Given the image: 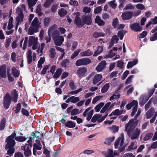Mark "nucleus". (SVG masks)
Masks as SVG:
<instances>
[{"mask_svg": "<svg viewBox=\"0 0 157 157\" xmlns=\"http://www.w3.org/2000/svg\"><path fill=\"white\" fill-rule=\"evenodd\" d=\"M33 137H31L29 140H28V144H26L24 146L21 147V149L24 151V154L26 157H28L31 154V148L32 146V140L34 138L36 137L39 138L41 136V134L39 132H36L35 133L33 132L32 133Z\"/></svg>", "mask_w": 157, "mask_h": 157, "instance_id": "nucleus-1", "label": "nucleus"}, {"mask_svg": "<svg viewBox=\"0 0 157 157\" xmlns=\"http://www.w3.org/2000/svg\"><path fill=\"white\" fill-rule=\"evenodd\" d=\"M11 94V97L9 93H6L4 98V106L6 109L9 108L11 99L15 103L17 101L18 94L16 90L15 89L13 90Z\"/></svg>", "mask_w": 157, "mask_h": 157, "instance_id": "nucleus-2", "label": "nucleus"}, {"mask_svg": "<svg viewBox=\"0 0 157 157\" xmlns=\"http://www.w3.org/2000/svg\"><path fill=\"white\" fill-rule=\"evenodd\" d=\"M40 24L41 23L39 22L38 18L35 17L31 23V26L28 31V34L32 35L34 33L37 32Z\"/></svg>", "mask_w": 157, "mask_h": 157, "instance_id": "nucleus-3", "label": "nucleus"}, {"mask_svg": "<svg viewBox=\"0 0 157 157\" xmlns=\"http://www.w3.org/2000/svg\"><path fill=\"white\" fill-rule=\"evenodd\" d=\"M124 134L121 133V136L116 140L114 144L115 148H118L121 152L123 151L125 148V146L123 144L124 142Z\"/></svg>", "mask_w": 157, "mask_h": 157, "instance_id": "nucleus-4", "label": "nucleus"}, {"mask_svg": "<svg viewBox=\"0 0 157 157\" xmlns=\"http://www.w3.org/2000/svg\"><path fill=\"white\" fill-rule=\"evenodd\" d=\"M137 122L134 120H131L126 124L125 126V131L126 132L128 135H130L134 131L136 126Z\"/></svg>", "mask_w": 157, "mask_h": 157, "instance_id": "nucleus-5", "label": "nucleus"}, {"mask_svg": "<svg viewBox=\"0 0 157 157\" xmlns=\"http://www.w3.org/2000/svg\"><path fill=\"white\" fill-rule=\"evenodd\" d=\"M52 36L56 45L60 46L62 44L64 40V38L63 36H59L58 31L55 32Z\"/></svg>", "mask_w": 157, "mask_h": 157, "instance_id": "nucleus-6", "label": "nucleus"}, {"mask_svg": "<svg viewBox=\"0 0 157 157\" xmlns=\"http://www.w3.org/2000/svg\"><path fill=\"white\" fill-rule=\"evenodd\" d=\"M16 136V133L14 132L7 138L6 141L7 143L5 146L6 149H8L14 146L15 144V142L13 139Z\"/></svg>", "mask_w": 157, "mask_h": 157, "instance_id": "nucleus-7", "label": "nucleus"}, {"mask_svg": "<svg viewBox=\"0 0 157 157\" xmlns=\"http://www.w3.org/2000/svg\"><path fill=\"white\" fill-rule=\"evenodd\" d=\"M38 38L33 36L29 37V45L32 46V49L33 50L36 49L38 47Z\"/></svg>", "mask_w": 157, "mask_h": 157, "instance_id": "nucleus-8", "label": "nucleus"}, {"mask_svg": "<svg viewBox=\"0 0 157 157\" xmlns=\"http://www.w3.org/2000/svg\"><path fill=\"white\" fill-rule=\"evenodd\" d=\"M94 113V110L91 109L90 107L86 109L83 113L84 117H87L86 119L89 121L92 117Z\"/></svg>", "mask_w": 157, "mask_h": 157, "instance_id": "nucleus-9", "label": "nucleus"}, {"mask_svg": "<svg viewBox=\"0 0 157 157\" xmlns=\"http://www.w3.org/2000/svg\"><path fill=\"white\" fill-rule=\"evenodd\" d=\"M91 60L88 59H81L77 60L75 63L77 66L86 65L90 63Z\"/></svg>", "mask_w": 157, "mask_h": 157, "instance_id": "nucleus-10", "label": "nucleus"}, {"mask_svg": "<svg viewBox=\"0 0 157 157\" xmlns=\"http://www.w3.org/2000/svg\"><path fill=\"white\" fill-rule=\"evenodd\" d=\"M75 15H76L75 20V22L76 25L79 27H82L84 24L83 22H82L81 20L79 17L80 15V13L79 12L76 13Z\"/></svg>", "mask_w": 157, "mask_h": 157, "instance_id": "nucleus-11", "label": "nucleus"}, {"mask_svg": "<svg viewBox=\"0 0 157 157\" xmlns=\"http://www.w3.org/2000/svg\"><path fill=\"white\" fill-rule=\"evenodd\" d=\"M141 131L140 129L136 128L135 130L132 132L130 135H128L132 140L137 138L140 135Z\"/></svg>", "mask_w": 157, "mask_h": 157, "instance_id": "nucleus-12", "label": "nucleus"}, {"mask_svg": "<svg viewBox=\"0 0 157 157\" xmlns=\"http://www.w3.org/2000/svg\"><path fill=\"white\" fill-rule=\"evenodd\" d=\"M141 131L140 129L136 128L135 130L132 132L130 135H128L132 140L137 138L140 135Z\"/></svg>", "mask_w": 157, "mask_h": 157, "instance_id": "nucleus-13", "label": "nucleus"}, {"mask_svg": "<svg viewBox=\"0 0 157 157\" xmlns=\"http://www.w3.org/2000/svg\"><path fill=\"white\" fill-rule=\"evenodd\" d=\"M131 29L135 32L140 31L142 30V27L137 23H135L130 25Z\"/></svg>", "mask_w": 157, "mask_h": 157, "instance_id": "nucleus-14", "label": "nucleus"}, {"mask_svg": "<svg viewBox=\"0 0 157 157\" xmlns=\"http://www.w3.org/2000/svg\"><path fill=\"white\" fill-rule=\"evenodd\" d=\"M6 76V67L4 65L0 67V79L1 78H5Z\"/></svg>", "mask_w": 157, "mask_h": 157, "instance_id": "nucleus-15", "label": "nucleus"}, {"mask_svg": "<svg viewBox=\"0 0 157 157\" xmlns=\"http://www.w3.org/2000/svg\"><path fill=\"white\" fill-rule=\"evenodd\" d=\"M17 16L16 18L17 22L16 28L17 29L18 25L20 24H21L23 21L24 18V15L23 14H17Z\"/></svg>", "mask_w": 157, "mask_h": 157, "instance_id": "nucleus-16", "label": "nucleus"}, {"mask_svg": "<svg viewBox=\"0 0 157 157\" xmlns=\"http://www.w3.org/2000/svg\"><path fill=\"white\" fill-rule=\"evenodd\" d=\"M133 16V12L131 11H126L122 14V17L123 20H129Z\"/></svg>", "mask_w": 157, "mask_h": 157, "instance_id": "nucleus-17", "label": "nucleus"}, {"mask_svg": "<svg viewBox=\"0 0 157 157\" xmlns=\"http://www.w3.org/2000/svg\"><path fill=\"white\" fill-rule=\"evenodd\" d=\"M118 40L119 39L117 36L115 35L113 36L110 42L108 48L110 49L113 45L114 44H117Z\"/></svg>", "mask_w": 157, "mask_h": 157, "instance_id": "nucleus-18", "label": "nucleus"}, {"mask_svg": "<svg viewBox=\"0 0 157 157\" xmlns=\"http://www.w3.org/2000/svg\"><path fill=\"white\" fill-rule=\"evenodd\" d=\"M106 65V62L105 61H102L97 66L96 70L98 72L101 71L105 67Z\"/></svg>", "mask_w": 157, "mask_h": 157, "instance_id": "nucleus-19", "label": "nucleus"}, {"mask_svg": "<svg viewBox=\"0 0 157 157\" xmlns=\"http://www.w3.org/2000/svg\"><path fill=\"white\" fill-rule=\"evenodd\" d=\"M87 71V69L86 67H82L77 70V74L79 76H83Z\"/></svg>", "mask_w": 157, "mask_h": 157, "instance_id": "nucleus-20", "label": "nucleus"}, {"mask_svg": "<svg viewBox=\"0 0 157 157\" xmlns=\"http://www.w3.org/2000/svg\"><path fill=\"white\" fill-rule=\"evenodd\" d=\"M80 100L79 98L78 97H75L74 96H71L68 98L66 101V102L69 103L71 102L73 103H75Z\"/></svg>", "mask_w": 157, "mask_h": 157, "instance_id": "nucleus-21", "label": "nucleus"}, {"mask_svg": "<svg viewBox=\"0 0 157 157\" xmlns=\"http://www.w3.org/2000/svg\"><path fill=\"white\" fill-rule=\"evenodd\" d=\"M25 10V6L23 4L17 7L16 9V13L17 14H23V12Z\"/></svg>", "mask_w": 157, "mask_h": 157, "instance_id": "nucleus-22", "label": "nucleus"}, {"mask_svg": "<svg viewBox=\"0 0 157 157\" xmlns=\"http://www.w3.org/2000/svg\"><path fill=\"white\" fill-rule=\"evenodd\" d=\"M95 22L100 26H103L105 24L104 21L98 15L96 16L95 20Z\"/></svg>", "mask_w": 157, "mask_h": 157, "instance_id": "nucleus-23", "label": "nucleus"}, {"mask_svg": "<svg viewBox=\"0 0 157 157\" xmlns=\"http://www.w3.org/2000/svg\"><path fill=\"white\" fill-rule=\"evenodd\" d=\"M102 76L101 75L97 74L93 78V82L94 84H96L99 82L102 79Z\"/></svg>", "mask_w": 157, "mask_h": 157, "instance_id": "nucleus-24", "label": "nucleus"}, {"mask_svg": "<svg viewBox=\"0 0 157 157\" xmlns=\"http://www.w3.org/2000/svg\"><path fill=\"white\" fill-rule=\"evenodd\" d=\"M108 114L107 113L104 116L101 117V115L95 114L94 115V116L95 117V118L96 119L97 121L98 122H102L105 119L106 117Z\"/></svg>", "mask_w": 157, "mask_h": 157, "instance_id": "nucleus-25", "label": "nucleus"}, {"mask_svg": "<svg viewBox=\"0 0 157 157\" xmlns=\"http://www.w3.org/2000/svg\"><path fill=\"white\" fill-rule=\"evenodd\" d=\"M29 7L31 9V11H33V9L32 7L36 4L37 0H27Z\"/></svg>", "mask_w": 157, "mask_h": 157, "instance_id": "nucleus-26", "label": "nucleus"}, {"mask_svg": "<svg viewBox=\"0 0 157 157\" xmlns=\"http://www.w3.org/2000/svg\"><path fill=\"white\" fill-rule=\"evenodd\" d=\"M155 112V109L153 108H151L146 113V116L147 119L150 118L153 115Z\"/></svg>", "mask_w": 157, "mask_h": 157, "instance_id": "nucleus-27", "label": "nucleus"}, {"mask_svg": "<svg viewBox=\"0 0 157 157\" xmlns=\"http://www.w3.org/2000/svg\"><path fill=\"white\" fill-rule=\"evenodd\" d=\"M138 62V60L137 59H136L132 61L129 62L127 64V67L128 68H132L136 65Z\"/></svg>", "mask_w": 157, "mask_h": 157, "instance_id": "nucleus-28", "label": "nucleus"}, {"mask_svg": "<svg viewBox=\"0 0 157 157\" xmlns=\"http://www.w3.org/2000/svg\"><path fill=\"white\" fill-rule=\"evenodd\" d=\"M56 28L57 26L56 25L51 26L48 29V35H51L52 34V35L55 32L58 31L57 30H56Z\"/></svg>", "mask_w": 157, "mask_h": 157, "instance_id": "nucleus-29", "label": "nucleus"}, {"mask_svg": "<svg viewBox=\"0 0 157 157\" xmlns=\"http://www.w3.org/2000/svg\"><path fill=\"white\" fill-rule=\"evenodd\" d=\"M157 24V17H155L151 19V21L147 24L146 26V28H148L151 24L155 25Z\"/></svg>", "mask_w": 157, "mask_h": 157, "instance_id": "nucleus-30", "label": "nucleus"}, {"mask_svg": "<svg viewBox=\"0 0 157 157\" xmlns=\"http://www.w3.org/2000/svg\"><path fill=\"white\" fill-rule=\"evenodd\" d=\"M137 147L136 143L135 142H132L130 145L128 147L127 150L128 151H130L132 150L136 149Z\"/></svg>", "mask_w": 157, "mask_h": 157, "instance_id": "nucleus-31", "label": "nucleus"}, {"mask_svg": "<svg viewBox=\"0 0 157 157\" xmlns=\"http://www.w3.org/2000/svg\"><path fill=\"white\" fill-rule=\"evenodd\" d=\"M83 22L88 25H90L92 23V18L90 16L86 17L83 19Z\"/></svg>", "mask_w": 157, "mask_h": 157, "instance_id": "nucleus-32", "label": "nucleus"}, {"mask_svg": "<svg viewBox=\"0 0 157 157\" xmlns=\"http://www.w3.org/2000/svg\"><path fill=\"white\" fill-rule=\"evenodd\" d=\"M81 54L82 56H89L93 54V52L90 49H88L85 51L82 52Z\"/></svg>", "mask_w": 157, "mask_h": 157, "instance_id": "nucleus-33", "label": "nucleus"}, {"mask_svg": "<svg viewBox=\"0 0 157 157\" xmlns=\"http://www.w3.org/2000/svg\"><path fill=\"white\" fill-rule=\"evenodd\" d=\"M32 52L30 50H29L28 51L27 55V61L28 63L29 64L31 63L32 61Z\"/></svg>", "mask_w": 157, "mask_h": 157, "instance_id": "nucleus-34", "label": "nucleus"}, {"mask_svg": "<svg viewBox=\"0 0 157 157\" xmlns=\"http://www.w3.org/2000/svg\"><path fill=\"white\" fill-rule=\"evenodd\" d=\"M103 50V47L102 46H98V49L96 50L94 54V56H96L100 54Z\"/></svg>", "mask_w": 157, "mask_h": 157, "instance_id": "nucleus-35", "label": "nucleus"}, {"mask_svg": "<svg viewBox=\"0 0 157 157\" xmlns=\"http://www.w3.org/2000/svg\"><path fill=\"white\" fill-rule=\"evenodd\" d=\"M137 104H134L133 103H132L131 105H132V107L133 106V110L132 111L131 114V115L132 116H133L135 114V113L136 112L137 110V105H138V102L136 101Z\"/></svg>", "mask_w": 157, "mask_h": 157, "instance_id": "nucleus-36", "label": "nucleus"}, {"mask_svg": "<svg viewBox=\"0 0 157 157\" xmlns=\"http://www.w3.org/2000/svg\"><path fill=\"white\" fill-rule=\"evenodd\" d=\"M45 43H41L40 46H39L37 50V53H39L40 52L41 53L40 55H41L42 54L43 51L45 47Z\"/></svg>", "mask_w": 157, "mask_h": 157, "instance_id": "nucleus-37", "label": "nucleus"}, {"mask_svg": "<svg viewBox=\"0 0 157 157\" xmlns=\"http://www.w3.org/2000/svg\"><path fill=\"white\" fill-rule=\"evenodd\" d=\"M13 18L12 17H10L7 27L8 29L9 30H10L13 27Z\"/></svg>", "mask_w": 157, "mask_h": 157, "instance_id": "nucleus-38", "label": "nucleus"}, {"mask_svg": "<svg viewBox=\"0 0 157 157\" xmlns=\"http://www.w3.org/2000/svg\"><path fill=\"white\" fill-rule=\"evenodd\" d=\"M104 103L101 102L97 105L94 108L95 111L96 112H99L101 109L104 105Z\"/></svg>", "mask_w": 157, "mask_h": 157, "instance_id": "nucleus-39", "label": "nucleus"}, {"mask_svg": "<svg viewBox=\"0 0 157 157\" xmlns=\"http://www.w3.org/2000/svg\"><path fill=\"white\" fill-rule=\"evenodd\" d=\"M45 59L44 57H41L38 62L37 67L39 68H41L42 65L45 62Z\"/></svg>", "mask_w": 157, "mask_h": 157, "instance_id": "nucleus-40", "label": "nucleus"}, {"mask_svg": "<svg viewBox=\"0 0 157 157\" xmlns=\"http://www.w3.org/2000/svg\"><path fill=\"white\" fill-rule=\"evenodd\" d=\"M111 104V103L110 102H109L107 103L105 106L102 108L100 112L101 113H104L109 107Z\"/></svg>", "mask_w": 157, "mask_h": 157, "instance_id": "nucleus-41", "label": "nucleus"}, {"mask_svg": "<svg viewBox=\"0 0 157 157\" xmlns=\"http://www.w3.org/2000/svg\"><path fill=\"white\" fill-rule=\"evenodd\" d=\"M67 11L61 8L59 10L58 12V14L60 17H62L64 16L67 14Z\"/></svg>", "mask_w": 157, "mask_h": 157, "instance_id": "nucleus-42", "label": "nucleus"}, {"mask_svg": "<svg viewBox=\"0 0 157 157\" xmlns=\"http://www.w3.org/2000/svg\"><path fill=\"white\" fill-rule=\"evenodd\" d=\"M51 21V19L49 17H46L44 18L43 24L45 27H48Z\"/></svg>", "mask_w": 157, "mask_h": 157, "instance_id": "nucleus-43", "label": "nucleus"}, {"mask_svg": "<svg viewBox=\"0 0 157 157\" xmlns=\"http://www.w3.org/2000/svg\"><path fill=\"white\" fill-rule=\"evenodd\" d=\"M65 125L67 127L73 128L75 127V124L74 122L71 121H70L66 123Z\"/></svg>", "mask_w": 157, "mask_h": 157, "instance_id": "nucleus-44", "label": "nucleus"}, {"mask_svg": "<svg viewBox=\"0 0 157 157\" xmlns=\"http://www.w3.org/2000/svg\"><path fill=\"white\" fill-rule=\"evenodd\" d=\"M120 97V95L117 93L114 94L109 98V100L111 101L113 100H115L119 98Z\"/></svg>", "mask_w": 157, "mask_h": 157, "instance_id": "nucleus-45", "label": "nucleus"}, {"mask_svg": "<svg viewBox=\"0 0 157 157\" xmlns=\"http://www.w3.org/2000/svg\"><path fill=\"white\" fill-rule=\"evenodd\" d=\"M11 41V38H9L8 39H6V40L5 42V46L6 48H9L10 45Z\"/></svg>", "mask_w": 157, "mask_h": 157, "instance_id": "nucleus-46", "label": "nucleus"}, {"mask_svg": "<svg viewBox=\"0 0 157 157\" xmlns=\"http://www.w3.org/2000/svg\"><path fill=\"white\" fill-rule=\"evenodd\" d=\"M12 71L14 76L16 77H18L19 74V71L15 67L12 68Z\"/></svg>", "mask_w": 157, "mask_h": 157, "instance_id": "nucleus-47", "label": "nucleus"}, {"mask_svg": "<svg viewBox=\"0 0 157 157\" xmlns=\"http://www.w3.org/2000/svg\"><path fill=\"white\" fill-rule=\"evenodd\" d=\"M62 73V70L61 69H58L56 72L53 78H58L61 75Z\"/></svg>", "mask_w": 157, "mask_h": 157, "instance_id": "nucleus-48", "label": "nucleus"}, {"mask_svg": "<svg viewBox=\"0 0 157 157\" xmlns=\"http://www.w3.org/2000/svg\"><path fill=\"white\" fill-rule=\"evenodd\" d=\"M108 128L111 132L113 133H115L118 132L119 130L118 127L115 125H113L112 127H109Z\"/></svg>", "mask_w": 157, "mask_h": 157, "instance_id": "nucleus-49", "label": "nucleus"}, {"mask_svg": "<svg viewBox=\"0 0 157 157\" xmlns=\"http://www.w3.org/2000/svg\"><path fill=\"white\" fill-rule=\"evenodd\" d=\"M6 123V121L5 119V118L3 119L1 121L0 125V130H2L4 129Z\"/></svg>", "mask_w": 157, "mask_h": 157, "instance_id": "nucleus-50", "label": "nucleus"}, {"mask_svg": "<svg viewBox=\"0 0 157 157\" xmlns=\"http://www.w3.org/2000/svg\"><path fill=\"white\" fill-rule=\"evenodd\" d=\"M109 83H106L105 84L102 88L101 92L102 93H105L106 92L108 89L109 88Z\"/></svg>", "mask_w": 157, "mask_h": 157, "instance_id": "nucleus-51", "label": "nucleus"}, {"mask_svg": "<svg viewBox=\"0 0 157 157\" xmlns=\"http://www.w3.org/2000/svg\"><path fill=\"white\" fill-rule=\"evenodd\" d=\"M81 50L80 49H79L75 51L72 54L71 56V58L73 59L74 58L77 56L79 53L81 51Z\"/></svg>", "mask_w": 157, "mask_h": 157, "instance_id": "nucleus-52", "label": "nucleus"}, {"mask_svg": "<svg viewBox=\"0 0 157 157\" xmlns=\"http://www.w3.org/2000/svg\"><path fill=\"white\" fill-rule=\"evenodd\" d=\"M56 48L58 51H59L60 52L62 53V54H61V56L59 59L61 60L63 58V56H64L65 54L64 49L60 47H56Z\"/></svg>", "mask_w": 157, "mask_h": 157, "instance_id": "nucleus-53", "label": "nucleus"}, {"mask_svg": "<svg viewBox=\"0 0 157 157\" xmlns=\"http://www.w3.org/2000/svg\"><path fill=\"white\" fill-rule=\"evenodd\" d=\"M105 35V34L104 33L100 32H95L93 34V36L95 38H98L100 36H104Z\"/></svg>", "mask_w": 157, "mask_h": 157, "instance_id": "nucleus-54", "label": "nucleus"}, {"mask_svg": "<svg viewBox=\"0 0 157 157\" xmlns=\"http://www.w3.org/2000/svg\"><path fill=\"white\" fill-rule=\"evenodd\" d=\"M53 0H46L44 6L45 7H48L53 2Z\"/></svg>", "mask_w": 157, "mask_h": 157, "instance_id": "nucleus-55", "label": "nucleus"}, {"mask_svg": "<svg viewBox=\"0 0 157 157\" xmlns=\"http://www.w3.org/2000/svg\"><path fill=\"white\" fill-rule=\"evenodd\" d=\"M117 66L120 69H123L124 67V62L121 60L118 61Z\"/></svg>", "mask_w": 157, "mask_h": 157, "instance_id": "nucleus-56", "label": "nucleus"}, {"mask_svg": "<svg viewBox=\"0 0 157 157\" xmlns=\"http://www.w3.org/2000/svg\"><path fill=\"white\" fill-rule=\"evenodd\" d=\"M15 139L17 141L19 142H23L26 140V138L24 137L20 136L16 137L15 138Z\"/></svg>", "mask_w": 157, "mask_h": 157, "instance_id": "nucleus-57", "label": "nucleus"}, {"mask_svg": "<svg viewBox=\"0 0 157 157\" xmlns=\"http://www.w3.org/2000/svg\"><path fill=\"white\" fill-rule=\"evenodd\" d=\"M122 113V111L119 109H116L112 113V114L113 115L119 116Z\"/></svg>", "mask_w": 157, "mask_h": 157, "instance_id": "nucleus-58", "label": "nucleus"}, {"mask_svg": "<svg viewBox=\"0 0 157 157\" xmlns=\"http://www.w3.org/2000/svg\"><path fill=\"white\" fill-rule=\"evenodd\" d=\"M102 97V96H98L94 98L92 100V103L95 104Z\"/></svg>", "mask_w": 157, "mask_h": 157, "instance_id": "nucleus-59", "label": "nucleus"}, {"mask_svg": "<svg viewBox=\"0 0 157 157\" xmlns=\"http://www.w3.org/2000/svg\"><path fill=\"white\" fill-rule=\"evenodd\" d=\"M115 53L113 52L112 50H110L108 54L105 56V58H111L115 55Z\"/></svg>", "mask_w": 157, "mask_h": 157, "instance_id": "nucleus-60", "label": "nucleus"}, {"mask_svg": "<svg viewBox=\"0 0 157 157\" xmlns=\"http://www.w3.org/2000/svg\"><path fill=\"white\" fill-rule=\"evenodd\" d=\"M157 40V32H155L150 38V40L151 41H153Z\"/></svg>", "mask_w": 157, "mask_h": 157, "instance_id": "nucleus-61", "label": "nucleus"}, {"mask_svg": "<svg viewBox=\"0 0 157 157\" xmlns=\"http://www.w3.org/2000/svg\"><path fill=\"white\" fill-rule=\"evenodd\" d=\"M50 56L52 58L55 57L56 54L55 49L53 48L50 49Z\"/></svg>", "mask_w": 157, "mask_h": 157, "instance_id": "nucleus-62", "label": "nucleus"}, {"mask_svg": "<svg viewBox=\"0 0 157 157\" xmlns=\"http://www.w3.org/2000/svg\"><path fill=\"white\" fill-rule=\"evenodd\" d=\"M153 135V133H150L147 134L144 137V140L145 141H146L151 138Z\"/></svg>", "mask_w": 157, "mask_h": 157, "instance_id": "nucleus-63", "label": "nucleus"}, {"mask_svg": "<svg viewBox=\"0 0 157 157\" xmlns=\"http://www.w3.org/2000/svg\"><path fill=\"white\" fill-rule=\"evenodd\" d=\"M105 157H115L113 155V150L109 149L107 154L105 155Z\"/></svg>", "mask_w": 157, "mask_h": 157, "instance_id": "nucleus-64", "label": "nucleus"}]
</instances>
